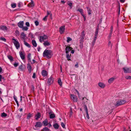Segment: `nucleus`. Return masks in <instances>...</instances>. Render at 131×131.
I'll use <instances>...</instances> for the list:
<instances>
[{"mask_svg": "<svg viewBox=\"0 0 131 131\" xmlns=\"http://www.w3.org/2000/svg\"><path fill=\"white\" fill-rule=\"evenodd\" d=\"M99 86L101 88H104L105 87V85L102 82H100L99 83Z\"/></svg>", "mask_w": 131, "mask_h": 131, "instance_id": "nucleus-23", "label": "nucleus"}, {"mask_svg": "<svg viewBox=\"0 0 131 131\" xmlns=\"http://www.w3.org/2000/svg\"><path fill=\"white\" fill-rule=\"evenodd\" d=\"M24 44L28 48H30V45L27 42H26L25 40H24Z\"/></svg>", "mask_w": 131, "mask_h": 131, "instance_id": "nucleus-29", "label": "nucleus"}, {"mask_svg": "<svg viewBox=\"0 0 131 131\" xmlns=\"http://www.w3.org/2000/svg\"><path fill=\"white\" fill-rule=\"evenodd\" d=\"M83 42H80V49H82L83 47Z\"/></svg>", "mask_w": 131, "mask_h": 131, "instance_id": "nucleus-36", "label": "nucleus"}, {"mask_svg": "<svg viewBox=\"0 0 131 131\" xmlns=\"http://www.w3.org/2000/svg\"><path fill=\"white\" fill-rule=\"evenodd\" d=\"M61 125L63 128H65V125L62 122L61 123Z\"/></svg>", "mask_w": 131, "mask_h": 131, "instance_id": "nucleus-51", "label": "nucleus"}, {"mask_svg": "<svg viewBox=\"0 0 131 131\" xmlns=\"http://www.w3.org/2000/svg\"><path fill=\"white\" fill-rule=\"evenodd\" d=\"M66 58H67V60L69 61L71 60V59H70L71 54H70V55H69V54L68 53H66Z\"/></svg>", "mask_w": 131, "mask_h": 131, "instance_id": "nucleus-25", "label": "nucleus"}, {"mask_svg": "<svg viewBox=\"0 0 131 131\" xmlns=\"http://www.w3.org/2000/svg\"><path fill=\"white\" fill-rule=\"evenodd\" d=\"M11 7L13 8H14L16 7V4L15 3H13L11 4Z\"/></svg>", "mask_w": 131, "mask_h": 131, "instance_id": "nucleus-46", "label": "nucleus"}, {"mask_svg": "<svg viewBox=\"0 0 131 131\" xmlns=\"http://www.w3.org/2000/svg\"><path fill=\"white\" fill-rule=\"evenodd\" d=\"M35 23L36 26H38L39 25V22L37 20H36L35 21Z\"/></svg>", "mask_w": 131, "mask_h": 131, "instance_id": "nucleus-45", "label": "nucleus"}, {"mask_svg": "<svg viewBox=\"0 0 131 131\" xmlns=\"http://www.w3.org/2000/svg\"><path fill=\"white\" fill-rule=\"evenodd\" d=\"M14 99L15 101L16 102V103L17 106L18 107L19 106V104L17 100L16 97L15 96H14Z\"/></svg>", "mask_w": 131, "mask_h": 131, "instance_id": "nucleus-34", "label": "nucleus"}, {"mask_svg": "<svg viewBox=\"0 0 131 131\" xmlns=\"http://www.w3.org/2000/svg\"><path fill=\"white\" fill-rule=\"evenodd\" d=\"M48 38L47 36L45 35H44L43 36H40V42H41L42 41L47 39Z\"/></svg>", "mask_w": 131, "mask_h": 131, "instance_id": "nucleus-7", "label": "nucleus"}, {"mask_svg": "<svg viewBox=\"0 0 131 131\" xmlns=\"http://www.w3.org/2000/svg\"><path fill=\"white\" fill-rule=\"evenodd\" d=\"M48 17V16H45L43 19V20L46 21L47 20V17Z\"/></svg>", "mask_w": 131, "mask_h": 131, "instance_id": "nucleus-54", "label": "nucleus"}, {"mask_svg": "<svg viewBox=\"0 0 131 131\" xmlns=\"http://www.w3.org/2000/svg\"><path fill=\"white\" fill-rule=\"evenodd\" d=\"M7 114L5 113H3L2 114L1 116L2 117H6L7 116Z\"/></svg>", "mask_w": 131, "mask_h": 131, "instance_id": "nucleus-44", "label": "nucleus"}, {"mask_svg": "<svg viewBox=\"0 0 131 131\" xmlns=\"http://www.w3.org/2000/svg\"><path fill=\"white\" fill-rule=\"evenodd\" d=\"M86 8L88 9V14L89 15L91 14V12H92L91 9L89 8L88 7H87Z\"/></svg>", "mask_w": 131, "mask_h": 131, "instance_id": "nucleus-33", "label": "nucleus"}, {"mask_svg": "<svg viewBox=\"0 0 131 131\" xmlns=\"http://www.w3.org/2000/svg\"><path fill=\"white\" fill-rule=\"evenodd\" d=\"M77 10L82 15H84L83 10L82 9H78Z\"/></svg>", "mask_w": 131, "mask_h": 131, "instance_id": "nucleus-39", "label": "nucleus"}, {"mask_svg": "<svg viewBox=\"0 0 131 131\" xmlns=\"http://www.w3.org/2000/svg\"><path fill=\"white\" fill-rule=\"evenodd\" d=\"M125 78L127 79H131V76H126L125 77Z\"/></svg>", "mask_w": 131, "mask_h": 131, "instance_id": "nucleus-49", "label": "nucleus"}, {"mask_svg": "<svg viewBox=\"0 0 131 131\" xmlns=\"http://www.w3.org/2000/svg\"><path fill=\"white\" fill-rule=\"evenodd\" d=\"M67 43H69L70 41L72 40V39L69 37H67Z\"/></svg>", "mask_w": 131, "mask_h": 131, "instance_id": "nucleus-41", "label": "nucleus"}, {"mask_svg": "<svg viewBox=\"0 0 131 131\" xmlns=\"http://www.w3.org/2000/svg\"><path fill=\"white\" fill-rule=\"evenodd\" d=\"M126 0H120V1L121 3H124L125 1Z\"/></svg>", "mask_w": 131, "mask_h": 131, "instance_id": "nucleus-64", "label": "nucleus"}, {"mask_svg": "<svg viewBox=\"0 0 131 131\" xmlns=\"http://www.w3.org/2000/svg\"><path fill=\"white\" fill-rule=\"evenodd\" d=\"M126 102V100H120L116 102L115 105L117 106H118L124 104Z\"/></svg>", "mask_w": 131, "mask_h": 131, "instance_id": "nucleus-2", "label": "nucleus"}, {"mask_svg": "<svg viewBox=\"0 0 131 131\" xmlns=\"http://www.w3.org/2000/svg\"><path fill=\"white\" fill-rule=\"evenodd\" d=\"M34 6V3L32 0H31V2L29 3L27 5L29 7H31Z\"/></svg>", "mask_w": 131, "mask_h": 131, "instance_id": "nucleus-17", "label": "nucleus"}, {"mask_svg": "<svg viewBox=\"0 0 131 131\" xmlns=\"http://www.w3.org/2000/svg\"><path fill=\"white\" fill-rule=\"evenodd\" d=\"M32 114H31L30 113L28 114L27 116V119H29L30 117L32 116Z\"/></svg>", "mask_w": 131, "mask_h": 131, "instance_id": "nucleus-38", "label": "nucleus"}, {"mask_svg": "<svg viewBox=\"0 0 131 131\" xmlns=\"http://www.w3.org/2000/svg\"><path fill=\"white\" fill-rule=\"evenodd\" d=\"M53 78L52 77H51L48 79V83L49 85L51 84L53 82Z\"/></svg>", "mask_w": 131, "mask_h": 131, "instance_id": "nucleus-11", "label": "nucleus"}, {"mask_svg": "<svg viewBox=\"0 0 131 131\" xmlns=\"http://www.w3.org/2000/svg\"><path fill=\"white\" fill-rule=\"evenodd\" d=\"M19 69L20 71H23L24 69V67L22 65H21L19 67Z\"/></svg>", "mask_w": 131, "mask_h": 131, "instance_id": "nucleus-30", "label": "nucleus"}, {"mask_svg": "<svg viewBox=\"0 0 131 131\" xmlns=\"http://www.w3.org/2000/svg\"><path fill=\"white\" fill-rule=\"evenodd\" d=\"M75 66L76 68H78L79 67L78 66V62H77L76 63V64L75 65Z\"/></svg>", "mask_w": 131, "mask_h": 131, "instance_id": "nucleus-59", "label": "nucleus"}, {"mask_svg": "<svg viewBox=\"0 0 131 131\" xmlns=\"http://www.w3.org/2000/svg\"><path fill=\"white\" fill-rule=\"evenodd\" d=\"M58 83L59 85L61 86L62 85V83L61 81V80L60 79H59L58 80Z\"/></svg>", "mask_w": 131, "mask_h": 131, "instance_id": "nucleus-37", "label": "nucleus"}, {"mask_svg": "<svg viewBox=\"0 0 131 131\" xmlns=\"http://www.w3.org/2000/svg\"><path fill=\"white\" fill-rule=\"evenodd\" d=\"M42 75L43 77H45L47 75V71L45 70L42 71L41 72Z\"/></svg>", "mask_w": 131, "mask_h": 131, "instance_id": "nucleus-19", "label": "nucleus"}, {"mask_svg": "<svg viewBox=\"0 0 131 131\" xmlns=\"http://www.w3.org/2000/svg\"><path fill=\"white\" fill-rule=\"evenodd\" d=\"M26 25L27 27H29L30 26L29 23L28 22H27L26 23Z\"/></svg>", "mask_w": 131, "mask_h": 131, "instance_id": "nucleus-57", "label": "nucleus"}, {"mask_svg": "<svg viewBox=\"0 0 131 131\" xmlns=\"http://www.w3.org/2000/svg\"><path fill=\"white\" fill-rule=\"evenodd\" d=\"M7 27L4 25H1L0 26V29L2 30H7Z\"/></svg>", "mask_w": 131, "mask_h": 131, "instance_id": "nucleus-13", "label": "nucleus"}, {"mask_svg": "<svg viewBox=\"0 0 131 131\" xmlns=\"http://www.w3.org/2000/svg\"><path fill=\"white\" fill-rule=\"evenodd\" d=\"M27 67L29 72V73H30L31 70V67L30 63H28L27 65Z\"/></svg>", "mask_w": 131, "mask_h": 131, "instance_id": "nucleus-14", "label": "nucleus"}, {"mask_svg": "<svg viewBox=\"0 0 131 131\" xmlns=\"http://www.w3.org/2000/svg\"><path fill=\"white\" fill-rule=\"evenodd\" d=\"M0 40H2L5 42H6V39L5 38L3 37H0Z\"/></svg>", "mask_w": 131, "mask_h": 131, "instance_id": "nucleus-43", "label": "nucleus"}, {"mask_svg": "<svg viewBox=\"0 0 131 131\" xmlns=\"http://www.w3.org/2000/svg\"><path fill=\"white\" fill-rule=\"evenodd\" d=\"M48 121L47 119H46L44 121L42 122V123L44 126H46L48 125Z\"/></svg>", "mask_w": 131, "mask_h": 131, "instance_id": "nucleus-20", "label": "nucleus"}, {"mask_svg": "<svg viewBox=\"0 0 131 131\" xmlns=\"http://www.w3.org/2000/svg\"><path fill=\"white\" fill-rule=\"evenodd\" d=\"M24 24V22L23 21H20L18 23L17 25L20 28H22L23 27Z\"/></svg>", "mask_w": 131, "mask_h": 131, "instance_id": "nucleus-12", "label": "nucleus"}, {"mask_svg": "<svg viewBox=\"0 0 131 131\" xmlns=\"http://www.w3.org/2000/svg\"><path fill=\"white\" fill-rule=\"evenodd\" d=\"M51 112L49 113V114L50 116V118H54L55 117V115L54 114H50Z\"/></svg>", "mask_w": 131, "mask_h": 131, "instance_id": "nucleus-24", "label": "nucleus"}, {"mask_svg": "<svg viewBox=\"0 0 131 131\" xmlns=\"http://www.w3.org/2000/svg\"><path fill=\"white\" fill-rule=\"evenodd\" d=\"M41 116L40 113L39 112H38L36 115L35 116V119L38 120L39 118Z\"/></svg>", "mask_w": 131, "mask_h": 131, "instance_id": "nucleus-16", "label": "nucleus"}, {"mask_svg": "<svg viewBox=\"0 0 131 131\" xmlns=\"http://www.w3.org/2000/svg\"><path fill=\"white\" fill-rule=\"evenodd\" d=\"M23 28V30H25L27 31L28 29V28L27 27H23L22 28Z\"/></svg>", "mask_w": 131, "mask_h": 131, "instance_id": "nucleus-47", "label": "nucleus"}, {"mask_svg": "<svg viewBox=\"0 0 131 131\" xmlns=\"http://www.w3.org/2000/svg\"><path fill=\"white\" fill-rule=\"evenodd\" d=\"M53 126L55 129H58L59 127V125L57 123H55L53 125Z\"/></svg>", "mask_w": 131, "mask_h": 131, "instance_id": "nucleus-27", "label": "nucleus"}, {"mask_svg": "<svg viewBox=\"0 0 131 131\" xmlns=\"http://www.w3.org/2000/svg\"><path fill=\"white\" fill-rule=\"evenodd\" d=\"M31 54L29 53L27 56L28 61V63L31 62L30 57H31Z\"/></svg>", "mask_w": 131, "mask_h": 131, "instance_id": "nucleus-21", "label": "nucleus"}, {"mask_svg": "<svg viewBox=\"0 0 131 131\" xmlns=\"http://www.w3.org/2000/svg\"><path fill=\"white\" fill-rule=\"evenodd\" d=\"M13 43L17 49L20 47V44L19 42L14 38H12Z\"/></svg>", "mask_w": 131, "mask_h": 131, "instance_id": "nucleus-3", "label": "nucleus"}, {"mask_svg": "<svg viewBox=\"0 0 131 131\" xmlns=\"http://www.w3.org/2000/svg\"><path fill=\"white\" fill-rule=\"evenodd\" d=\"M108 45L109 46L111 45V47L112 46V45L111 44V43L110 41H109Z\"/></svg>", "mask_w": 131, "mask_h": 131, "instance_id": "nucleus-63", "label": "nucleus"}, {"mask_svg": "<svg viewBox=\"0 0 131 131\" xmlns=\"http://www.w3.org/2000/svg\"><path fill=\"white\" fill-rule=\"evenodd\" d=\"M32 43L34 47H36L37 46V43L35 40H32Z\"/></svg>", "mask_w": 131, "mask_h": 131, "instance_id": "nucleus-26", "label": "nucleus"}, {"mask_svg": "<svg viewBox=\"0 0 131 131\" xmlns=\"http://www.w3.org/2000/svg\"><path fill=\"white\" fill-rule=\"evenodd\" d=\"M71 99L73 101V102H77L78 99L77 96L73 94H71Z\"/></svg>", "mask_w": 131, "mask_h": 131, "instance_id": "nucleus-6", "label": "nucleus"}, {"mask_svg": "<svg viewBox=\"0 0 131 131\" xmlns=\"http://www.w3.org/2000/svg\"><path fill=\"white\" fill-rule=\"evenodd\" d=\"M118 14L119 15V14H120V5H119L118 6Z\"/></svg>", "mask_w": 131, "mask_h": 131, "instance_id": "nucleus-61", "label": "nucleus"}, {"mask_svg": "<svg viewBox=\"0 0 131 131\" xmlns=\"http://www.w3.org/2000/svg\"><path fill=\"white\" fill-rule=\"evenodd\" d=\"M70 45H69V46L68 45L67 47H66L65 49L66 53H68L70 51L72 50V49L73 48L70 47Z\"/></svg>", "mask_w": 131, "mask_h": 131, "instance_id": "nucleus-9", "label": "nucleus"}, {"mask_svg": "<svg viewBox=\"0 0 131 131\" xmlns=\"http://www.w3.org/2000/svg\"><path fill=\"white\" fill-rule=\"evenodd\" d=\"M36 77V76L35 73H33V75L32 76V78H33L34 79V78H35Z\"/></svg>", "mask_w": 131, "mask_h": 131, "instance_id": "nucleus-60", "label": "nucleus"}, {"mask_svg": "<svg viewBox=\"0 0 131 131\" xmlns=\"http://www.w3.org/2000/svg\"><path fill=\"white\" fill-rule=\"evenodd\" d=\"M113 28L112 26L111 27V30L110 31V35H111V34H112V32L113 31Z\"/></svg>", "mask_w": 131, "mask_h": 131, "instance_id": "nucleus-48", "label": "nucleus"}, {"mask_svg": "<svg viewBox=\"0 0 131 131\" xmlns=\"http://www.w3.org/2000/svg\"><path fill=\"white\" fill-rule=\"evenodd\" d=\"M52 55V51L51 50H48L47 49L45 50L43 54V57H46L48 59L51 58Z\"/></svg>", "mask_w": 131, "mask_h": 131, "instance_id": "nucleus-1", "label": "nucleus"}, {"mask_svg": "<svg viewBox=\"0 0 131 131\" xmlns=\"http://www.w3.org/2000/svg\"><path fill=\"white\" fill-rule=\"evenodd\" d=\"M35 87L33 85H32L31 88V92H34V91Z\"/></svg>", "mask_w": 131, "mask_h": 131, "instance_id": "nucleus-31", "label": "nucleus"}, {"mask_svg": "<svg viewBox=\"0 0 131 131\" xmlns=\"http://www.w3.org/2000/svg\"><path fill=\"white\" fill-rule=\"evenodd\" d=\"M20 36L21 38L22 39H23L24 40V41L25 40L26 35L24 32H22L21 33Z\"/></svg>", "mask_w": 131, "mask_h": 131, "instance_id": "nucleus-18", "label": "nucleus"}, {"mask_svg": "<svg viewBox=\"0 0 131 131\" xmlns=\"http://www.w3.org/2000/svg\"><path fill=\"white\" fill-rule=\"evenodd\" d=\"M42 126V124L41 122L39 121L36 122L35 126V127L37 128L38 127H40Z\"/></svg>", "mask_w": 131, "mask_h": 131, "instance_id": "nucleus-8", "label": "nucleus"}, {"mask_svg": "<svg viewBox=\"0 0 131 131\" xmlns=\"http://www.w3.org/2000/svg\"><path fill=\"white\" fill-rule=\"evenodd\" d=\"M48 126L50 128L52 126V125L51 124H50V123H48Z\"/></svg>", "mask_w": 131, "mask_h": 131, "instance_id": "nucleus-58", "label": "nucleus"}, {"mask_svg": "<svg viewBox=\"0 0 131 131\" xmlns=\"http://www.w3.org/2000/svg\"><path fill=\"white\" fill-rule=\"evenodd\" d=\"M84 108L86 111V112H88L87 107L86 105L84 104Z\"/></svg>", "mask_w": 131, "mask_h": 131, "instance_id": "nucleus-42", "label": "nucleus"}, {"mask_svg": "<svg viewBox=\"0 0 131 131\" xmlns=\"http://www.w3.org/2000/svg\"><path fill=\"white\" fill-rule=\"evenodd\" d=\"M16 129L17 131H20V127H17L16 128Z\"/></svg>", "mask_w": 131, "mask_h": 131, "instance_id": "nucleus-56", "label": "nucleus"}, {"mask_svg": "<svg viewBox=\"0 0 131 131\" xmlns=\"http://www.w3.org/2000/svg\"><path fill=\"white\" fill-rule=\"evenodd\" d=\"M123 69L125 73H131V67H124Z\"/></svg>", "mask_w": 131, "mask_h": 131, "instance_id": "nucleus-5", "label": "nucleus"}, {"mask_svg": "<svg viewBox=\"0 0 131 131\" xmlns=\"http://www.w3.org/2000/svg\"><path fill=\"white\" fill-rule=\"evenodd\" d=\"M86 112V117L88 119H89V115L88 114V112Z\"/></svg>", "mask_w": 131, "mask_h": 131, "instance_id": "nucleus-55", "label": "nucleus"}, {"mask_svg": "<svg viewBox=\"0 0 131 131\" xmlns=\"http://www.w3.org/2000/svg\"><path fill=\"white\" fill-rule=\"evenodd\" d=\"M85 34L84 33V31L83 30L81 32V35L80 38V42H83V40L84 38Z\"/></svg>", "mask_w": 131, "mask_h": 131, "instance_id": "nucleus-4", "label": "nucleus"}, {"mask_svg": "<svg viewBox=\"0 0 131 131\" xmlns=\"http://www.w3.org/2000/svg\"><path fill=\"white\" fill-rule=\"evenodd\" d=\"M19 54L21 59L22 60H24L25 59V55L24 53H23L22 52H20Z\"/></svg>", "mask_w": 131, "mask_h": 131, "instance_id": "nucleus-15", "label": "nucleus"}, {"mask_svg": "<svg viewBox=\"0 0 131 131\" xmlns=\"http://www.w3.org/2000/svg\"><path fill=\"white\" fill-rule=\"evenodd\" d=\"M43 44L46 47L49 46L50 45V43L48 41H46L44 42L43 43Z\"/></svg>", "mask_w": 131, "mask_h": 131, "instance_id": "nucleus-22", "label": "nucleus"}, {"mask_svg": "<svg viewBox=\"0 0 131 131\" xmlns=\"http://www.w3.org/2000/svg\"><path fill=\"white\" fill-rule=\"evenodd\" d=\"M68 5L71 8L72 7V4L71 3H68Z\"/></svg>", "mask_w": 131, "mask_h": 131, "instance_id": "nucleus-52", "label": "nucleus"}, {"mask_svg": "<svg viewBox=\"0 0 131 131\" xmlns=\"http://www.w3.org/2000/svg\"><path fill=\"white\" fill-rule=\"evenodd\" d=\"M50 129L47 127H45L42 129V131H49Z\"/></svg>", "mask_w": 131, "mask_h": 131, "instance_id": "nucleus-32", "label": "nucleus"}, {"mask_svg": "<svg viewBox=\"0 0 131 131\" xmlns=\"http://www.w3.org/2000/svg\"><path fill=\"white\" fill-rule=\"evenodd\" d=\"M18 63L15 62L14 64V66L15 67H17L18 65Z\"/></svg>", "mask_w": 131, "mask_h": 131, "instance_id": "nucleus-53", "label": "nucleus"}, {"mask_svg": "<svg viewBox=\"0 0 131 131\" xmlns=\"http://www.w3.org/2000/svg\"><path fill=\"white\" fill-rule=\"evenodd\" d=\"M7 57L8 59L10 60V61H12L13 60V58L10 55H8L7 56Z\"/></svg>", "mask_w": 131, "mask_h": 131, "instance_id": "nucleus-35", "label": "nucleus"}, {"mask_svg": "<svg viewBox=\"0 0 131 131\" xmlns=\"http://www.w3.org/2000/svg\"><path fill=\"white\" fill-rule=\"evenodd\" d=\"M73 114V112L72 111V109L71 108L70 110V112H69V114L70 115V116H71V115H72Z\"/></svg>", "mask_w": 131, "mask_h": 131, "instance_id": "nucleus-50", "label": "nucleus"}, {"mask_svg": "<svg viewBox=\"0 0 131 131\" xmlns=\"http://www.w3.org/2000/svg\"><path fill=\"white\" fill-rule=\"evenodd\" d=\"M65 26H61L60 28L59 32L61 34H62L64 31Z\"/></svg>", "mask_w": 131, "mask_h": 131, "instance_id": "nucleus-10", "label": "nucleus"}, {"mask_svg": "<svg viewBox=\"0 0 131 131\" xmlns=\"http://www.w3.org/2000/svg\"><path fill=\"white\" fill-rule=\"evenodd\" d=\"M115 79L114 78H112L109 79L108 80V82L110 83H112Z\"/></svg>", "mask_w": 131, "mask_h": 131, "instance_id": "nucleus-28", "label": "nucleus"}, {"mask_svg": "<svg viewBox=\"0 0 131 131\" xmlns=\"http://www.w3.org/2000/svg\"><path fill=\"white\" fill-rule=\"evenodd\" d=\"M96 40L95 39H94L92 42V45L93 46L95 44V42Z\"/></svg>", "mask_w": 131, "mask_h": 131, "instance_id": "nucleus-62", "label": "nucleus"}, {"mask_svg": "<svg viewBox=\"0 0 131 131\" xmlns=\"http://www.w3.org/2000/svg\"><path fill=\"white\" fill-rule=\"evenodd\" d=\"M99 30V26H97V27L96 29V30L95 31V35H98V31Z\"/></svg>", "mask_w": 131, "mask_h": 131, "instance_id": "nucleus-40", "label": "nucleus"}]
</instances>
